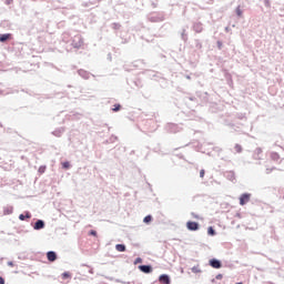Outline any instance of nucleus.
<instances>
[{
    "label": "nucleus",
    "mask_w": 284,
    "mask_h": 284,
    "mask_svg": "<svg viewBox=\"0 0 284 284\" xmlns=\"http://www.w3.org/2000/svg\"><path fill=\"white\" fill-rule=\"evenodd\" d=\"M209 264H210L211 267H213L214 270H221V267H222L221 261H219V260H216V258L210 260Z\"/></svg>",
    "instance_id": "nucleus-2"
},
{
    "label": "nucleus",
    "mask_w": 284,
    "mask_h": 284,
    "mask_svg": "<svg viewBox=\"0 0 284 284\" xmlns=\"http://www.w3.org/2000/svg\"><path fill=\"white\" fill-rule=\"evenodd\" d=\"M252 197V194L244 193L240 196V205H246V203H250V199Z\"/></svg>",
    "instance_id": "nucleus-1"
},
{
    "label": "nucleus",
    "mask_w": 284,
    "mask_h": 284,
    "mask_svg": "<svg viewBox=\"0 0 284 284\" xmlns=\"http://www.w3.org/2000/svg\"><path fill=\"white\" fill-rule=\"evenodd\" d=\"M207 234H209L210 236H215V235H216V231H214V227L210 226V227L207 229Z\"/></svg>",
    "instance_id": "nucleus-12"
},
{
    "label": "nucleus",
    "mask_w": 284,
    "mask_h": 284,
    "mask_svg": "<svg viewBox=\"0 0 284 284\" xmlns=\"http://www.w3.org/2000/svg\"><path fill=\"white\" fill-rule=\"evenodd\" d=\"M186 227H187V230H190L191 232H196V230H199V223L189 221V222L186 223Z\"/></svg>",
    "instance_id": "nucleus-3"
},
{
    "label": "nucleus",
    "mask_w": 284,
    "mask_h": 284,
    "mask_svg": "<svg viewBox=\"0 0 284 284\" xmlns=\"http://www.w3.org/2000/svg\"><path fill=\"white\" fill-rule=\"evenodd\" d=\"M62 168L64 170H69L70 169V162H62Z\"/></svg>",
    "instance_id": "nucleus-17"
},
{
    "label": "nucleus",
    "mask_w": 284,
    "mask_h": 284,
    "mask_svg": "<svg viewBox=\"0 0 284 284\" xmlns=\"http://www.w3.org/2000/svg\"><path fill=\"white\" fill-rule=\"evenodd\" d=\"M217 48H219V50H221V48H223V42L217 41Z\"/></svg>",
    "instance_id": "nucleus-22"
},
{
    "label": "nucleus",
    "mask_w": 284,
    "mask_h": 284,
    "mask_svg": "<svg viewBox=\"0 0 284 284\" xmlns=\"http://www.w3.org/2000/svg\"><path fill=\"white\" fill-rule=\"evenodd\" d=\"M191 272H193V274H201V266L200 265L193 266L191 268Z\"/></svg>",
    "instance_id": "nucleus-9"
},
{
    "label": "nucleus",
    "mask_w": 284,
    "mask_h": 284,
    "mask_svg": "<svg viewBox=\"0 0 284 284\" xmlns=\"http://www.w3.org/2000/svg\"><path fill=\"white\" fill-rule=\"evenodd\" d=\"M159 281H160V283H163V284H170V276L161 275Z\"/></svg>",
    "instance_id": "nucleus-8"
},
{
    "label": "nucleus",
    "mask_w": 284,
    "mask_h": 284,
    "mask_svg": "<svg viewBox=\"0 0 284 284\" xmlns=\"http://www.w3.org/2000/svg\"><path fill=\"white\" fill-rule=\"evenodd\" d=\"M45 227V223L42 220H38L34 224V230H43Z\"/></svg>",
    "instance_id": "nucleus-6"
},
{
    "label": "nucleus",
    "mask_w": 284,
    "mask_h": 284,
    "mask_svg": "<svg viewBox=\"0 0 284 284\" xmlns=\"http://www.w3.org/2000/svg\"><path fill=\"white\" fill-rule=\"evenodd\" d=\"M197 28L196 32H203V27L201 24L195 26Z\"/></svg>",
    "instance_id": "nucleus-20"
},
{
    "label": "nucleus",
    "mask_w": 284,
    "mask_h": 284,
    "mask_svg": "<svg viewBox=\"0 0 284 284\" xmlns=\"http://www.w3.org/2000/svg\"><path fill=\"white\" fill-rule=\"evenodd\" d=\"M12 0H7V3H10Z\"/></svg>",
    "instance_id": "nucleus-28"
},
{
    "label": "nucleus",
    "mask_w": 284,
    "mask_h": 284,
    "mask_svg": "<svg viewBox=\"0 0 284 284\" xmlns=\"http://www.w3.org/2000/svg\"><path fill=\"white\" fill-rule=\"evenodd\" d=\"M9 39H12V34L6 33L0 36V43H6Z\"/></svg>",
    "instance_id": "nucleus-7"
},
{
    "label": "nucleus",
    "mask_w": 284,
    "mask_h": 284,
    "mask_svg": "<svg viewBox=\"0 0 284 284\" xmlns=\"http://www.w3.org/2000/svg\"><path fill=\"white\" fill-rule=\"evenodd\" d=\"M12 212H13L12 207H9V209L4 210V214H12Z\"/></svg>",
    "instance_id": "nucleus-19"
},
{
    "label": "nucleus",
    "mask_w": 284,
    "mask_h": 284,
    "mask_svg": "<svg viewBox=\"0 0 284 284\" xmlns=\"http://www.w3.org/2000/svg\"><path fill=\"white\" fill-rule=\"evenodd\" d=\"M234 150L237 154H241V152H243V146H241V144H235Z\"/></svg>",
    "instance_id": "nucleus-11"
},
{
    "label": "nucleus",
    "mask_w": 284,
    "mask_h": 284,
    "mask_svg": "<svg viewBox=\"0 0 284 284\" xmlns=\"http://www.w3.org/2000/svg\"><path fill=\"white\" fill-rule=\"evenodd\" d=\"M193 219H200L199 215L192 213Z\"/></svg>",
    "instance_id": "nucleus-26"
},
{
    "label": "nucleus",
    "mask_w": 284,
    "mask_h": 284,
    "mask_svg": "<svg viewBox=\"0 0 284 284\" xmlns=\"http://www.w3.org/2000/svg\"><path fill=\"white\" fill-rule=\"evenodd\" d=\"M0 284H6V280H3V277H0Z\"/></svg>",
    "instance_id": "nucleus-25"
},
{
    "label": "nucleus",
    "mask_w": 284,
    "mask_h": 284,
    "mask_svg": "<svg viewBox=\"0 0 284 284\" xmlns=\"http://www.w3.org/2000/svg\"><path fill=\"white\" fill-rule=\"evenodd\" d=\"M221 278H223V275H221V274L216 275L217 281H221Z\"/></svg>",
    "instance_id": "nucleus-24"
},
{
    "label": "nucleus",
    "mask_w": 284,
    "mask_h": 284,
    "mask_svg": "<svg viewBox=\"0 0 284 284\" xmlns=\"http://www.w3.org/2000/svg\"><path fill=\"white\" fill-rule=\"evenodd\" d=\"M47 257H48V261H50L51 263H54V261H57V253H54L53 251H50L47 253Z\"/></svg>",
    "instance_id": "nucleus-5"
},
{
    "label": "nucleus",
    "mask_w": 284,
    "mask_h": 284,
    "mask_svg": "<svg viewBox=\"0 0 284 284\" xmlns=\"http://www.w3.org/2000/svg\"><path fill=\"white\" fill-rule=\"evenodd\" d=\"M8 265H11V266H12V262H9Z\"/></svg>",
    "instance_id": "nucleus-29"
},
{
    "label": "nucleus",
    "mask_w": 284,
    "mask_h": 284,
    "mask_svg": "<svg viewBox=\"0 0 284 284\" xmlns=\"http://www.w3.org/2000/svg\"><path fill=\"white\" fill-rule=\"evenodd\" d=\"M236 14L237 17H243V11L241 10V7L236 8Z\"/></svg>",
    "instance_id": "nucleus-18"
},
{
    "label": "nucleus",
    "mask_w": 284,
    "mask_h": 284,
    "mask_svg": "<svg viewBox=\"0 0 284 284\" xmlns=\"http://www.w3.org/2000/svg\"><path fill=\"white\" fill-rule=\"evenodd\" d=\"M136 263H141V258L140 257L136 260Z\"/></svg>",
    "instance_id": "nucleus-27"
},
{
    "label": "nucleus",
    "mask_w": 284,
    "mask_h": 284,
    "mask_svg": "<svg viewBox=\"0 0 284 284\" xmlns=\"http://www.w3.org/2000/svg\"><path fill=\"white\" fill-rule=\"evenodd\" d=\"M31 216H32V215H30V213H29V212H27V214H26V215L20 214V215H19V220H20V221H26V219H31Z\"/></svg>",
    "instance_id": "nucleus-10"
},
{
    "label": "nucleus",
    "mask_w": 284,
    "mask_h": 284,
    "mask_svg": "<svg viewBox=\"0 0 284 284\" xmlns=\"http://www.w3.org/2000/svg\"><path fill=\"white\" fill-rule=\"evenodd\" d=\"M112 110L113 112H119V110H121V104H114Z\"/></svg>",
    "instance_id": "nucleus-16"
},
{
    "label": "nucleus",
    "mask_w": 284,
    "mask_h": 284,
    "mask_svg": "<svg viewBox=\"0 0 284 284\" xmlns=\"http://www.w3.org/2000/svg\"><path fill=\"white\" fill-rule=\"evenodd\" d=\"M204 176H205V170L202 169V170L200 171V178L203 179Z\"/></svg>",
    "instance_id": "nucleus-21"
},
{
    "label": "nucleus",
    "mask_w": 284,
    "mask_h": 284,
    "mask_svg": "<svg viewBox=\"0 0 284 284\" xmlns=\"http://www.w3.org/2000/svg\"><path fill=\"white\" fill-rule=\"evenodd\" d=\"M115 250H118V252H125V246L123 244H116Z\"/></svg>",
    "instance_id": "nucleus-13"
},
{
    "label": "nucleus",
    "mask_w": 284,
    "mask_h": 284,
    "mask_svg": "<svg viewBox=\"0 0 284 284\" xmlns=\"http://www.w3.org/2000/svg\"><path fill=\"white\" fill-rule=\"evenodd\" d=\"M91 236H97V231H90Z\"/></svg>",
    "instance_id": "nucleus-23"
},
{
    "label": "nucleus",
    "mask_w": 284,
    "mask_h": 284,
    "mask_svg": "<svg viewBox=\"0 0 284 284\" xmlns=\"http://www.w3.org/2000/svg\"><path fill=\"white\" fill-rule=\"evenodd\" d=\"M62 278H63V281H65L68 278H72V275L70 274V272H64V273H62Z\"/></svg>",
    "instance_id": "nucleus-14"
},
{
    "label": "nucleus",
    "mask_w": 284,
    "mask_h": 284,
    "mask_svg": "<svg viewBox=\"0 0 284 284\" xmlns=\"http://www.w3.org/2000/svg\"><path fill=\"white\" fill-rule=\"evenodd\" d=\"M139 270H141L144 274H151L152 266H150V265H140Z\"/></svg>",
    "instance_id": "nucleus-4"
},
{
    "label": "nucleus",
    "mask_w": 284,
    "mask_h": 284,
    "mask_svg": "<svg viewBox=\"0 0 284 284\" xmlns=\"http://www.w3.org/2000/svg\"><path fill=\"white\" fill-rule=\"evenodd\" d=\"M152 222V215H146L143 220V223H151Z\"/></svg>",
    "instance_id": "nucleus-15"
}]
</instances>
